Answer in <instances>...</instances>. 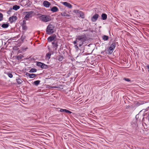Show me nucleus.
<instances>
[{
	"mask_svg": "<svg viewBox=\"0 0 149 149\" xmlns=\"http://www.w3.org/2000/svg\"><path fill=\"white\" fill-rule=\"evenodd\" d=\"M12 10V8H10L9 10L7 12V14L8 15H10L11 13V12Z\"/></svg>",
	"mask_w": 149,
	"mask_h": 149,
	"instance_id": "37",
	"label": "nucleus"
},
{
	"mask_svg": "<svg viewBox=\"0 0 149 149\" xmlns=\"http://www.w3.org/2000/svg\"><path fill=\"white\" fill-rule=\"evenodd\" d=\"M36 65L40 67L42 69H47L48 68V65L40 62H37Z\"/></svg>",
	"mask_w": 149,
	"mask_h": 149,
	"instance_id": "4",
	"label": "nucleus"
},
{
	"mask_svg": "<svg viewBox=\"0 0 149 149\" xmlns=\"http://www.w3.org/2000/svg\"><path fill=\"white\" fill-rule=\"evenodd\" d=\"M17 19V17L16 16L13 15L10 17L9 19V21L10 23H12L14 22H15Z\"/></svg>",
	"mask_w": 149,
	"mask_h": 149,
	"instance_id": "7",
	"label": "nucleus"
},
{
	"mask_svg": "<svg viewBox=\"0 0 149 149\" xmlns=\"http://www.w3.org/2000/svg\"><path fill=\"white\" fill-rule=\"evenodd\" d=\"M61 3L69 8H72V5L67 2H61Z\"/></svg>",
	"mask_w": 149,
	"mask_h": 149,
	"instance_id": "11",
	"label": "nucleus"
},
{
	"mask_svg": "<svg viewBox=\"0 0 149 149\" xmlns=\"http://www.w3.org/2000/svg\"><path fill=\"white\" fill-rule=\"evenodd\" d=\"M79 14V17H81L83 19L85 17L84 14L82 11H81Z\"/></svg>",
	"mask_w": 149,
	"mask_h": 149,
	"instance_id": "26",
	"label": "nucleus"
},
{
	"mask_svg": "<svg viewBox=\"0 0 149 149\" xmlns=\"http://www.w3.org/2000/svg\"><path fill=\"white\" fill-rule=\"evenodd\" d=\"M26 15L24 17V19L26 20H28V19L30 18H31L33 15H32L33 13L34 12L32 11H30L29 12H25Z\"/></svg>",
	"mask_w": 149,
	"mask_h": 149,
	"instance_id": "5",
	"label": "nucleus"
},
{
	"mask_svg": "<svg viewBox=\"0 0 149 149\" xmlns=\"http://www.w3.org/2000/svg\"><path fill=\"white\" fill-rule=\"evenodd\" d=\"M102 38L103 40L104 41H107L108 40L109 37L108 36L104 35L102 37Z\"/></svg>",
	"mask_w": 149,
	"mask_h": 149,
	"instance_id": "24",
	"label": "nucleus"
},
{
	"mask_svg": "<svg viewBox=\"0 0 149 149\" xmlns=\"http://www.w3.org/2000/svg\"><path fill=\"white\" fill-rule=\"evenodd\" d=\"M58 10V8L56 6H54L52 7L51 9V11L53 13L56 12Z\"/></svg>",
	"mask_w": 149,
	"mask_h": 149,
	"instance_id": "14",
	"label": "nucleus"
},
{
	"mask_svg": "<svg viewBox=\"0 0 149 149\" xmlns=\"http://www.w3.org/2000/svg\"><path fill=\"white\" fill-rule=\"evenodd\" d=\"M39 18L40 20L45 22L50 21L51 20V17L47 15H41L39 17Z\"/></svg>",
	"mask_w": 149,
	"mask_h": 149,
	"instance_id": "2",
	"label": "nucleus"
},
{
	"mask_svg": "<svg viewBox=\"0 0 149 149\" xmlns=\"http://www.w3.org/2000/svg\"><path fill=\"white\" fill-rule=\"evenodd\" d=\"M26 49H27V48L25 49V50H26Z\"/></svg>",
	"mask_w": 149,
	"mask_h": 149,
	"instance_id": "49",
	"label": "nucleus"
},
{
	"mask_svg": "<svg viewBox=\"0 0 149 149\" xmlns=\"http://www.w3.org/2000/svg\"><path fill=\"white\" fill-rule=\"evenodd\" d=\"M40 81L39 80H38L36 81H34V84L36 86H37L40 83Z\"/></svg>",
	"mask_w": 149,
	"mask_h": 149,
	"instance_id": "29",
	"label": "nucleus"
},
{
	"mask_svg": "<svg viewBox=\"0 0 149 149\" xmlns=\"http://www.w3.org/2000/svg\"><path fill=\"white\" fill-rule=\"evenodd\" d=\"M56 35L54 34L50 36L47 38V40L49 42H52V41H54L55 40V39H56Z\"/></svg>",
	"mask_w": 149,
	"mask_h": 149,
	"instance_id": "6",
	"label": "nucleus"
},
{
	"mask_svg": "<svg viewBox=\"0 0 149 149\" xmlns=\"http://www.w3.org/2000/svg\"><path fill=\"white\" fill-rule=\"evenodd\" d=\"M43 6L47 8L49 7L50 5L51 4L50 3L47 1H45L43 2Z\"/></svg>",
	"mask_w": 149,
	"mask_h": 149,
	"instance_id": "12",
	"label": "nucleus"
},
{
	"mask_svg": "<svg viewBox=\"0 0 149 149\" xmlns=\"http://www.w3.org/2000/svg\"><path fill=\"white\" fill-rule=\"evenodd\" d=\"M23 57L24 56L20 54L19 55H18L17 56H16V58L17 60L19 61L21 60Z\"/></svg>",
	"mask_w": 149,
	"mask_h": 149,
	"instance_id": "18",
	"label": "nucleus"
},
{
	"mask_svg": "<svg viewBox=\"0 0 149 149\" xmlns=\"http://www.w3.org/2000/svg\"><path fill=\"white\" fill-rule=\"evenodd\" d=\"M139 102L140 103V105L143 104L144 103V102L143 101H139Z\"/></svg>",
	"mask_w": 149,
	"mask_h": 149,
	"instance_id": "40",
	"label": "nucleus"
},
{
	"mask_svg": "<svg viewBox=\"0 0 149 149\" xmlns=\"http://www.w3.org/2000/svg\"><path fill=\"white\" fill-rule=\"evenodd\" d=\"M3 14L0 13V21L2 20L3 19Z\"/></svg>",
	"mask_w": 149,
	"mask_h": 149,
	"instance_id": "33",
	"label": "nucleus"
},
{
	"mask_svg": "<svg viewBox=\"0 0 149 149\" xmlns=\"http://www.w3.org/2000/svg\"><path fill=\"white\" fill-rule=\"evenodd\" d=\"M29 74H30V73H28V72H26L25 74V75L27 76H28V77H29Z\"/></svg>",
	"mask_w": 149,
	"mask_h": 149,
	"instance_id": "41",
	"label": "nucleus"
},
{
	"mask_svg": "<svg viewBox=\"0 0 149 149\" xmlns=\"http://www.w3.org/2000/svg\"><path fill=\"white\" fill-rule=\"evenodd\" d=\"M99 15L97 13H95L93 15L91 18V20L93 22H95L97 19L99 17Z\"/></svg>",
	"mask_w": 149,
	"mask_h": 149,
	"instance_id": "8",
	"label": "nucleus"
},
{
	"mask_svg": "<svg viewBox=\"0 0 149 149\" xmlns=\"http://www.w3.org/2000/svg\"><path fill=\"white\" fill-rule=\"evenodd\" d=\"M1 11L2 12H3V11H4V10H1Z\"/></svg>",
	"mask_w": 149,
	"mask_h": 149,
	"instance_id": "45",
	"label": "nucleus"
},
{
	"mask_svg": "<svg viewBox=\"0 0 149 149\" xmlns=\"http://www.w3.org/2000/svg\"><path fill=\"white\" fill-rule=\"evenodd\" d=\"M108 50H107V49H105V50L101 52V54H103L104 55H106L107 54H109V53Z\"/></svg>",
	"mask_w": 149,
	"mask_h": 149,
	"instance_id": "20",
	"label": "nucleus"
},
{
	"mask_svg": "<svg viewBox=\"0 0 149 149\" xmlns=\"http://www.w3.org/2000/svg\"><path fill=\"white\" fill-rule=\"evenodd\" d=\"M75 40L73 42V44L74 45H77V42H79V46L81 47L87 40V37L85 35H77L76 36Z\"/></svg>",
	"mask_w": 149,
	"mask_h": 149,
	"instance_id": "1",
	"label": "nucleus"
},
{
	"mask_svg": "<svg viewBox=\"0 0 149 149\" xmlns=\"http://www.w3.org/2000/svg\"><path fill=\"white\" fill-rule=\"evenodd\" d=\"M81 54V53H80L79 54V55H80Z\"/></svg>",
	"mask_w": 149,
	"mask_h": 149,
	"instance_id": "46",
	"label": "nucleus"
},
{
	"mask_svg": "<svg viewBox=\"0 0 149 149\" xmlns=\"http://www.w3.org/2000/svg\"><path fill=\"white\" fill-rule=\"evenodd\" d=\"M26 20L25 19L24 20H23L22 22L21 23V25H26Z\"/></svg>",
	"mask_w": 149,
	"mask_h": 149,
	"instance_id": "34",
	"label": "nucleus"
},
{
	"mask_svg": "<svg viewBox=\"0 0 149 149\" xmlns=\"http://www.w3.org/2000/svg\"><path fill=\"white\" fill-rule=\"evenodd\" d=\"M76 49L77 50V51H78L79 50H80V49L78 47V46H77V45H75L74 46Z\"/></svg>",
	"mask_w": 149,
	"mask_h": 149,
	"instance_id": "38",
	"label": "nucleus"
},
{
	"mask_svg": "<svg viewBox=\"0 0 149 149\" xmlns=\"http://www.w3.org/2000/svg\"><path fill=\"white\" fill-rule=\"evenodd\" d=\"M52 54L51 53H48L46 55V57L48 58V59H49L50 58V56L51 54H53V52H52Z\"/></svg>",
	"mask_w": 149,
	"mask_h": 149,
	"instance_id": "25",
	"label": "nucleus"
},
{
	"mask_svg": "<svg viewBox=\"0 0 149 149\" xmlns=\"http://www.w3.org/2000/svg\"><path fill=\"white\" fill-rule=\"evenodd\" d=\"M80 11L78 10H74V13H75L79 14L80 12Z\"/></svg>",
	"mask_w": 149,
	"mask_h": 149,
	"instance_id": "36",
	"label": "nucleus"
},
{
	"mask_svg": "<svg viewBox=\"0 0 149 149\" xmlns=\"http://www.w3.org/2000/svg\"><path fill=\"white\" fill-rule=\"evenodd\" d=\"M20 8L19 6H17V5H15L13 6L12 9L15 10H17Z\"/></svg>",
	"mask_w": 149,
	"mask_h": 149,
	"instance_id": "21",
	"label": "nucleus"
},
{
	"mask_svg": "<svg viewBox=\"0 0 149 149\" xmlns=\"http://www.w3.org/2000/svg\"><path fill=\"white\" fill-rule=\"evenodd\" d=\"M16 80L17 83L19 84L23 82V81L20 79V78L19 77H17Z\"/></svg>",
	"mask_w": 149,
	"mask_h": 149,
	"instance_id": "19",
	"label": "nucleus"
},
{
	"mask_svg": "<svg viewBox=\"0 0 149 149\" xmlns=\"http://www.w3.org/2000/svg\"><path fill=\"white\" fill-rule=\"evenodd\" d=\"M61 15L63 17H69L70 16L68 14L65 12L61 13Z\"/></svg>",
	"mask_w": 149,
	"mask_h": 149,
	"instance_id": "22",
	"label": "nucleus"
},
{
	"mask_svg": "<svg viewBox=\"0 0 149 149\" xmlns=\"http://www.w3.org/2000/svg\"><path fill=\"white\" fill-rule=\"evenodd\" d=\"M123 80H124L125 81L127 82H130L131 81V80L129 78H124L123 79Z\"/></svg>",
	"mask_w": 149,
	"mask_h": 149,
	"instance_id": "35",
	"label": "nucleus"
},
{
	"mask_svg": "<svg viewBox=\"0 0 149 149\" xmlns=\"http://www.w3.org/2000/svg\"><path fill=\"white\" fill-rule=\"evenodd\" d=\"M37 74H30L29 76V77L30 78H33L36 77L37 76Z\"/></svg>",
	"mask_w": 149,
	"mask_h": 149,
	"instance_id": "23",
	"label": "nucleus"
},
{
	"mask_svg": "<svg viewBox=\"0 0 149 149\" xmlns=\"http://www.w3.org/2000/svg\"><path fill=\"white\" fill-rule=\"evenodd\" d=\"M101 19L102 20H106L107 18V15L105 13H102L101 15Z\"/></svg>",
	"mask_w": 149,
	"mask_h": 149,
	"instance_id": "13",
	"label": "nucleus"
},
{
	"mask_svg": "<svg viewBox=\"0 0 149 149\" xmlns=\"http://www.w3.org/2000/svg\"><path fill=\"white\" fill-rule=\"evenodd\" d=\"M147 68L148 69V72H149V65H147Z\"/></svg>",
	"mask_w": 149,
	"mask_h": 149,
	"instance_id": "43",
	"label": "nucleus"
},
{
	"mask_svg": "<svg viewBox=\"0 0 149 149\" xmlns=\"http://www.w3.org/2000/svg\"><path fill=\"white\" fill-rule=\"evenodd\" d=\"M84 52V51H83L82 53H83Z\"/></svg>",
	"mask_w": 149,
	"mask_h": 149,
	"instance_id": "48",
	"label": "nucleus"
},
{
	"mask_svg": "<svg viewBox=\"0 0 149 149\" xmlns=\"http://www.w3.org/2000/svg\"><path fill=\"white\" fill-rule=\"evenodd\" d=\"M29 4L28 5V6H30L31 5V2H30L29 1Z\"/></svg>",
	"mask_w": 149,
	"mask_h": 149,
	"instance_id": "44",
	"label": "nucleus"
},
{
	"mask_svg": "<svg viewBox=\"0 0 149 149\" xmlns=\"http://www.w3.org/2000/svg\"><path fill=\"white\" fill-rule=\"evenodd\" d=\"M6 74L8 76V77L10 78H12L13 77V75L12 73L10 72H7L6 73Z\"/></svg>",
	"mask_w": 149,
	"mask_h": 149,
	"instance_id": "30",
	"label": "nucleus"
},
{
	"mask_svg": "<svg viewBox=\"0 0 149 149\" xmlns=\"http://www.w3.org/2000/svg\"><path fill=\"white\" fill-rule=\"evenodd\" d=\"M23 30L26 31L27 29V27L26 25H21Z\"/></svg>",
	"mask_w": 149,
	"mask_h": 149,
	"instance_id": "28",
	"label": "nucleus"
},
{
	"mask_svg": "<svg viewBox=\"0 0 149 149\" xmlns=\"http://www.w3.org/2000/svg\"><path fill=\"white\" fill-rule=\"evenodd\" d=\"M58 40H55L52 42V44L53 45V47L55 48V50H56L58 45Z\"/></svg>",
	"mask_w": 149,
	"mask_h": 149,
	"instance_id": "10",
	"label": "nucleus"
},
{
	"mask_svg": "<svg viewBox=\"0 0 149 149\" xmlns=\"http://www.w3.org/2000/svg\"><path fill=\"white\" fill-rule=\"evenodd\" d=\"M50 88H59L58 87L55 86H51L50 87Z\"/></svg>",
	"mask_w": 149,
	"mask_h": 149,
	"instance_id": "42",
	"label": "nucleus"
},
{
	"mask_svg": "<svg viewBox=\"0 0 149 149\" xmlns=\"http://www.w3.org/2000/svg\"><path fill=\"white\" fill-rule=\"evenodd\" d=\"M2 24H0V26H1Z\"/></svg>",
	"mask_w": 149,
	"mask_h": 149,
	"instance_id": "47",
	"label": "nucleus"
},
{
	"mask_svg": "<svg viewBox=\"0 0 149 149\" xmlns=\"http://www.w3.org/2000/svg\"><path fill=\"white\" fill-rule=\"evenodd\" d=\"M54 26L52 24H49L47 26L46 31L47 33V34L51 35L53 34L54 31Z\"/></svg>",
	"mask_w": 149,
	"mask_h": 149,
	"instance_id": "3",
	"label": "nucleus"
},
{
	"mask_svg": "<svg viewBox=\"0 0 149 149\" xmlns=\"http://www.w3.org/2000/svg\"><path fill=\"white\" fill-rule=\"evenodd\" d=\"M57 109H60L59 111L61 112H65L68 114H71L72 113L71 111L66 109H63L60 108H58Z\"/></svg>",
	"mask_w": 149,
	"mask_h": 149,
	"instance_id": "9",
	"label": "nucleus"
},
{
	"mask_svg": "<svg viewBox=\"0 0 149 149\" xmlns=\"http://www.w3.org/2000/svg\"><path fill=\"white\" fill-rule=\"evenodd\" d=\"M9 25V24L8 23H3L2 24L1 27L3 28H7L8 27Z\"/></svg>",
	"mask_w": 149,
	"mask_h": 149,
	"instance_id": "15",
	"label": "nucleus"
},
{
	"mask_svg": "<svg viewBox=\"0 0 149 149\" xmlns=\"http://www.w3.org/2000/svg\"><path fill=\"white\" fill-rule=\"evenodd\" d=\"M116 46V44L115 42L112 43L110 45V47L113 48L115 49Z\"/></svg>",
	"mask_w": 149,
	"mask_h": 149,
	"instance_id": "32",
	"label": "nucleus"
},
{
	"mask_svg": "<svg viewBox=\"0 0 149 149\" xmlns=\"http://www.w3.org/2000/svg\"><path fill=\"white\" fill-rule=\"evenodd\" d=\"M25 37H26L25 35H24V33H23L22 35V36L20 39L22 41H23L25 39Z\"/></svg>",
	"mask_w": 149,
	"mask_h": 149,
	"instance_id": "31",
	"label": "nucleus"
},
{
	"mask_svg": "<svg viewBox=\"0 0 149 149\" xmlns=\"http://www.w3.org/2000/svg\"><path fill=\"white\" fill-rule=\"evenodd\" d=\"M56 59L59 61H62L64 59V57L62 56H57Z\"/></svg>",
	"mask_w": 149,
	"mask_h": 149,
	"instance_id": "17",
	"label": "nucleus"
},
{
	"mask_svg": "<svg viewBox=\"0 0 149 149\" xmlns=\"http://www.w3.org/2000/svg\"><path fill=\"white\" fill-rule=\"evenodd\" d=\"M114 49V48L110 47L107 49V50H108V51L109 52V54L110 55L111 54Z\"/></svg>",
	"mask_w": 149,
	"mask_h": 149,
	"instance_id": "16",
	"label": "nucleus"
},
{
	"mask_svg": "<svg viewBox=\"0 0 149 149\" xmlns=\"http://www.w3.org/2000/svg\"><path fill=\"white\" fill-rule=\"evenodd\" d=\"M37 71V70L35 68H32L29 71V72L30 73H33L36 72Z\"/></svg>",
	"mask_w": 149,
	"mask_h": 149,
	"instance_id": "27",
	"label": "nucleus"
},
{
	"mask_svg": "<svg viewBox=\"0 0 149 149\" xmlns=\"http://www.w3.org/2000/svg\"><path fill=\"white\" fill-rule=\"evenodd\" d=\"M135 105L137 107L139 106L140 105V103L139 101L137 102L135 104Z\"/></svg>",
	"mask_w": 149,
	"mask_h": 149,
	"instance_id": "39",
	"label": "nucleus"
}]
</instances>
